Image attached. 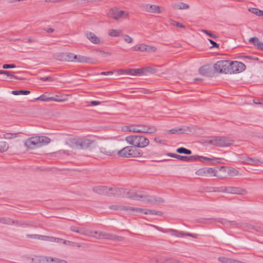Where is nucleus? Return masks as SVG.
Wrapping results in <instances>:
<instances>
[{
	"mask_svg": "<svg viewBox=\"0 0 263 263\" xmlns=\"http://www.w3.org/2000/svg\"><path fill=\"white\" fill-rule=\"evenodd\" d=\"M66 143L72 147L85 149L96 144L95 140L85 137H71L66 139Z\"/></svg>",
	"mask_w": 263,
	"mask_h": 263,
	"instance_id": "1",
	"label": "nucleus"
},
{
	"mask_svg": "<svg viewBox=\"0 0 263 263\" xmlns=\"http://www.w3.org/2000/svg\"><path fill=\"white\" fill-rule=\"evenodd\" d=\"M50 142L49 138L46 136H35L27 139L24 142L25 146L29 149H34L45 146Z\"/></svg>",
	"mask_w": 263,
	"mask_h": 263,
	"instance_id": "2",
	"label": "nucleus"
},
{
	"mask_svg": "<svg viewBox=\"0 0 263 263\" xmlns=\"http://www.w3.org/2000/svg\"><path fill=\"white\" fill-rule=\"evenodd\" d=\"M125 141L129 144L137 148H144L147 146L149 143V140L142 135H131L125 137Z\"/></svg>",
	"mask_w": 263,
	"mask_h": 263,
	"instance_id": "3",
	"label": "nucleus"
},
{
	"mask_svg": "<svg viewBox=\"0 0 263 263\" xmlns=\"http://www.w3.org/2000/svg\"><path fill=\"white\" fill-rule=\"evenodd\" d=\"M117 154L119 157L125 158L141 157L143 154L141 150L132 145L123 147L118 151Z\"/></svg>",
	"mask_w": 263,
	"mask_h": 263,
	"instance_id": "4",
	"label": "nucleus"
},
{
	"mask_svg": "<svg viewBox=\"0 0 263 263\" xmlns=\"http://www.w3.org/2000/svg\"><path fill=\"white\" fill-rule=\"evenodd\" d=\"M129 197L136 200L142 201L148 203L162 202L163 200L159 198L156 199V197L149 196L146 194H143L138 192H133L129 196Z\"/></svg>",
	"mask_w": 263,
	"mask_h": 263,
	"instance_id": "5",
	"label": "nucleus"
},
{
	"mask_svg": "<svg viewBox=\"0 0 263 263\" xmlns=\"http://www.w3.org/2000/svg\"><path fill=\"white\" fill-rule=\"evenodd\" d=\"M128 131L134 133H154L157 129L154 126H149L147 125L138 124L136 125H129L126 126Z\"/></svg>",
	"mask_w": 263,
	"mask_h": 263,
	"instance_id": "6",
	"label": "nucleus"
},
{
	"mask_svg": "<svg viewBox=\"0 0 263 263\" xmlns=\"http://www.w3.org/2000/svg\"><path fill=\"white\" fill-rule=\"evenodd\" d=\"M233 140L230 138L226 137H217L210 140L209 143L214 146L219 147H226L233 144Z\"/></svg>",
	"mask_w": 263,
	"mask_h": 263,
	"instance_id": "7",
	"label": "nucleus"
},
{
	"mask_svg": "<svg viewBox=\"0 0 263 263\" xmlns=\"http://www.w3.org/2000/svg\"><path fill=\"white\" fill-rule=\"evenodd\" d=\"M230 61H219L214 65V69L216 72L230 74Z\"/></svg>",
	"mask_w": 263,
	"mask_h": 263,
	"instance_id": "8",
	"label": "nucleus"
},
{
	"mask_svg": "<svg viewBox=\"0 0 263 263\" xmlns=\"http://www.w3.org/2000/svg\"><path fill=\"white\" fill-rule=\"evenodd\" d=\"M68 59L67 60L69 61L73 62L74 60H76L77 62L80 63H86L89 64H93L96 62L95 59L88 57L84 55H74L72 53H69L67 55Z\"/></svg>",
	"mask_w": 263,
	"mask_h": 263,
	"instance_id": "9",
	"label": "nucleus"
},
{
	"mask_svg": "<svg viewBox=\"0 0 263 263\" xmlns=\"http://www.w3.org/2000/svg\"><path fill=\"white\" fill-rule=\"evenodd\" d=\"M109 15L114 20H118L122 18H127L129 13L123 10H120L117 8H113L109 10Z\"/></svg>",
	"mask_w": 263,
	"mask_h": 263,
	"instance_id": "10",
	"label": "nucleus"
},
{
	"mask_svg": "<svg viewBox=\"0 0 263 263\" xmlns=\"http://www.w3.org/2000/svg\"><path fill=\"white\" fill-rule=\"evenodd\" d=\"M157 229L163 232V233H167L169 232L171 233V234L173 236H176L177 237H184L185 236H190L193 238H197L198 235L196 234H192L189 233H185L183 231H179L173 229H165V230H162L161 228H159L157 227Z\"/></svg>",
	"mask_w": 263,
	"mask_h": 263,
	"instance_id": "11",
	"label": "nucleus"
},
{
	"mask_svg": "<svg viewBox=\"0 0 263 263\" xmlns=\"http://www.w3.org/2000/svg\"><path fill=\"white\" fill-rule=\"evenodd\" d=\"M218 170L212 167H203L197 170L195 174L198 176H216V173Z\"/></svg>",
	"mask_w": 263,
	"mask_h": 263,
	"instance_id": "12",
	"label": "nucleus"
},
{
	"mask_svg": "<svg viewBox=\"0 0 263 263\" xmlns=\"http://www.w3.org/2000/svg\"><path fill=\"white\" fill-rule=\"evenodd\" d=\"M245 69L246 65L242 62H230V74L239 73L244 71Z\"/></svg>",
	"mask_w": 263,
	"mask_h": 263,
	"instance_id": "13",
	"label": "nucleus"
},
{
	"mask_svg": "<svg viewBox=\"0 0 263 263\" xmlns=\"http://www.w3.org/2000/svg\"><path fill=\"white\" fill-rule=\"evenodd\" d=\"M90 232L92 233V235H89V236L97 239L104 238L110 240H115L117 238V236L110 233H106L100 231H92L91 230Z\"/></svg>",
	"mask_w": 263,
	"mask_h": 263,
	"instance_id": "14",
	"label": "nucleus"
},
{
	"mask_svg": "<svg viewBox=\"0 0 263 263\" xmlns=\"http://www.w3.org/2000/svg\"><path fill=\"white\" fill-rule=\"evenodd\" d=\"M166 155L168 156L186 162H194L198 159V155L185 156L171 153H167Z\"/></svg>",
	"mask_w": 263,
	"mask_h": 263,
	"instance_id": "15",
	"label": "nucleus"
},
{
	"mask_svg": "<svg viewBox=\"0 0 263 263\" xmlns=\"http://www.w3.org/2000/svg\"><path fill=\"white\" fill-rule=\"evenodd\" d=\"M133 212H135L136 214L140 213V214H144L145 215H161L162 214V212L159 211H155L152 210H148L144 209L139 208H134L133 207Z\"/></svg>",
	"mask_w": 263,
	"mask_h": 263,
	"instance_id": "16",
	"label": "nucleus"
},
{
	"mask_svg": "<svg viewBox=\"0 0 263 263\" xmlns=\"http://www.w3.org/2000/svg\"><path fill=\"white\" fill-rule=\"evenodd\" d=\"M142 9L150 13H160L161 12L159 6L155 5L144 4L142 6Z\"/></svg>",
	"mask_w": 263,
	"mask_h": 263,
	"instance_id": "17",
	"label": "nucleus"
},
{
	"mask_svg": "<svg viewBox=\"0 0 263 263\" xmlns=\"http://www.w3.org/2000/svg\"><path fill=\"white\" fill-rule=\"evenodd\" d=\"M0 223L7 225H15L16 226H21L23 224V222L20 221L14 220L8 217H1Z\"/></svg>",
	"mask_w": 263,
	"mask_h": 263,
	"instance_id": "18",
	"label": "nucleus"
},
{
	"mask_svg": "<svg viewBox=\"0 0 263 263\" xmlns=\"http://www.w3.org/2000/svg\"><path fill=\"white\" fill-rule=\"evenodd\" d=\"M40 261L41 263H67V261L64 259L51 257H42Z\"/></svg>",
	"mask_w": 263,
	"mask_h": 263,
	"instance_id": "19",
	"label": "nucleus"
},
{
	"mask_svg": "<svg viewBox=\"0 0 263 263\" xmlns=\"http://www.w3.org/2000/svg\"><path fill=\"white\" fill-rule=\"evenodd\" d=\"M99 151L101 156L104 157L113 156L116 154L114 151L107 147L101 146L99 147Z\"/></svg>",
	"mask_w": 263,
	"mask_h": 263,
	"instance_id": "20",
	"label": "nucleus"
},
{
	"mask_svg": "<svg viewBox=\"0 0 263 263\" xmlns=\"http://www.w3.org/2000/svg\"><path fill=\"white\" fill-rule=\"evenodd\" d=\"M228 194L245 195L247 192L246 190L238 187L228 186Z\"/></svg>",
	"mask_w": 263,
	"mask_h": 263,
	"instance_id": "21",
	"label": "nucleus"
},
{
	"mask_svg": "<svg viewBox=\"0 0 263 263\" xmlns=\"http://www.w3.org/2000/svg\"><path fill=\"white\" fill-rule=\"evenodd\" d=\"M109 190V186H96L93 187V192L101 195H107Z\"/></svg>",
	"mask_w": 263,
	"mask_h": 263,
	"instance_id": "22",
	"label": "nucleus"
},
{
	"mask_svg": "<svg viewBox=\"0 0 263 263\" xmlns=\"http://www.w3.org/2000/svg\"><path fill=\"white\" fill-rule=\"evenodd\" d=\"M85 36L92 43L95 44H99L100 43V38L96 36L93 32H87L85 33Z\"/></svg>",
	"mask_w": 263,
	"mask_h": 263,
	"instance_id": "23",
	"label": "nucleus"
},
{
	"mask_svg": "<svg viewBox=\"0 0 263 263\" xmlns=\"http://www.w3.org/2000/svg\"><path fill=\"white\" fill-rule=\"evenodd\" d=\"M123 189L116 187H109L107 196H120L123 193Z\"/></svg>",
	"mask_w": 263,
	"mask_h": 263,
	"instance_id": "24",
	"label": "nucleus"
},
{
	"mask_svg": "<svg viewBox=\"0 0 263 263\" xmlns=\"http://www.w3.org/2000/svg\"><path fill=\"white\" fill-rule=\"evenodd\" d=\"M109 208L110 210H116V211H121L124 210L126 211H132L133 207L129 206H121L119 205H112L109 206Z\"/></svg>",
	"mask_w": 263,
	"mask_h": 263,
	"instance_id": "25",
	"label": "nucleus"
},
{
	"mask_svg": "<svg viewBox=\"0 0 263 263\" xmlns=\"http://www.w3.org/2000/svg\"><path fill=\"white\" fill-rule=\"evenodd\" d=\"M199 72L200 74L206 76V77H210L211 76V70L210 68L208 66H202L199 70Z\"/></svg>",
	"mask_w": 263,
	"mask_h": 263,
	"instance_id": "26",
	"label": "nucleus"
},
{
	"mask_svg": "<svg viewBox=\"0 0 263 263\" xmlns=\"http://www.w3.org/2000/svg\"><path fill=\"white\" fill-rule=\"evenodd\" d=\"M126 74L133 76H141L143 74V69H126Z\"/></svg>",
	"mask_w": 263,
	"mask_h": 263,
	"instance_id": "27",
	"label": "nucleus"
},
{
	"mask_svg": "<svg viewBox=\"0 0 263 263\" xmlns=\"http://www.w3.org/2000/svg\"><path fill=\"white\" fill-rule=\"evenodd\" d=\"M221 263H243V262L226 257H219L218 259Z\"/></svg>",
	"mask_w": 263,
	"mask_h": 263,
	"instance_id": "28",
	"label": "nucleus"
},
{
	"mask_svg": "<svg viewBox=\"0 0 263 263\" xmlns=\"http://www.w3.org/2000/svg\"><path fill=\"white\" fill-rule=\"evenodd\" d=\"M172 7L175 10H184L189 8V5L183 3H177L172 4Z\"/></svg>",
	"mask_w": 263,
	"mask_h": 263,
	"instance_id": "29",
	"label": "nucleus"
},
{
	"mask_svg": "<svg viewBox=\"0 0 263 263\" xmlns=\"http://www.w3.org/2000/svg\"><path fill=\"white\" fill-rule=\"evenodd\" d=\"M173 258L166 256L158 257L156 259V263H172Z\"/></svg>",
	"mask_w": 263,
	"mask_h": 263,
	"instance_id": "30",
	"label": "nucleus"
},
{
	"mask_svg": "<svg viewBox=\"0 0 263 263\" xmlns=\"http://www.w3.org/2000/svg\"><path fill=\"white\" fill-rule=\"evenodd\" d=\"M197 160H199V161H201V162H203L204 161H209V162L215 161L216 162V163H219L220 162V159L219 158H208V157H203V156H198V159H197Z\"/></svg>",
	"mask_w": 263,
	"mask_h": 263,
	"instance_id": "31",
	"label": "nucleus"
},
{
	"mask_svg": "<svg viewBox=\"0 0 263 263\" xmlns=\"http://www.w3.org/2000/svg\"><path fill=\"white\" fill-rule=\"evenodd\" d=\"M122 31L119 29H111L108 30V35L112 37H118L121 35Z\"/></svg>",
	"mask_w": 263,
	"mask_h": 263,
	"instance_id": "32",
	"label": "nucleus"
},
{
	"mask_svg": "<svg viewBox=\"0 0 263 263\" xmlns=\"http://www.w3.org/2000/svg\"><path fill=\"white\" fill-rule=\"evenodd\" d=\"M237 227H239L242 229L254 230V225H252L248 223H241L240 226H238L239 223H237Z\"/></svg>",
	"mask_w": 263,
	"mask_h": 263,
	"instance_id": "33",
	"label": "nucleus"
},
{
	"mask_svg": "<svg viewBox=\"0 0 263 263\" xmlns=\"http://www.w3.org/2000/svg\"><path fill=\"white\" fill-rule=\"evenodd\" d=\"M78 233L81 235L88 236H89V235H92V233L90 232V230L84 228H80L79 232H78Z\"/></svg>",
	"mask_w": 263,
	"mask_h": 263,
	"instance_id": "34",
	"label": "nucleus"
},
{
	"mask_svg": "<svg viewBox=\"0 0 263 263\" xmlns=\"http://www.w3.org/2000/svg\"><path fill=\"white\" fill-rule=\"evenodd\" d=\"M9 146L8 143L4 141H0V152H6L8 149Z\"/></svg>",
	"mask_w": 263,
	"mask_h": 263,
	"instance_id": "35",
	"label": "nucleus"
},
{
	"mask_svg": "<svg viewBox=\"0 0 263 263\" xmlns=\"http://www.w3.org/2000/svg\"><path fill=\"white\" fill-rule=\"evenodd\" d=\"M30 91L27 90H13L11 93L14 95H27L29 94Z\"/></svg>",
	"mask_w": 263,
	"mask_h": 263,
	"instance_id": "36",
	"label": "nucleus"
},
{
	"mask_svg": "<svg viewBox=\"0 0 263 263\" xmlns=\"http://www.w3.org/2000/svg\"><path fill=\"white\" fill-rule=\"evenodd\" d=\"M228 174L231 177H234L238 175V171L234 168H230L228 171Z\"/></svg>",
	"mask_w": 263,
	"mask_h": 263,
	"instance_id": "37",
	"label": "nucleus"
},
{
	"mask_svg": "<svg viewBox=\"0 0 263 263\" xmlns=\"http://www.w3.org/2000/svg\"><path fill=\"white\" fill-rule=\"evenodd\" d=\"M182 130L180 131V134H183L186 133L188 134L189 133H190L192 131V128H193V127H190V126H184L180 128Z\"/></svg>",
	"mask_w": 263,
	"mask_h": 263,
	"instance_id": "38",
	"label": "nucleus"
},
{
	"mask_svg": "<svg viewBox=\"0 0 263 263\" xmlns=\"http://www.w3.org/2000/svg\"><path fill=\"white\" fill-rule=\"evenodd\" d=\"M170 23L171 25H172V26H176L177 27L182 28H185V26L183 24H182L179 22H177L176 21H174L173 20H170Z\"/></svg>",
	"mask_w": 263,
	"mask_h": 263,
	"instance_id": "39",
	"label": "nucleus"
},
{
	"mask_svg": "<svg viewBox=\"0 0 263 263\" xmlns=\"http://www.w3.org/2000/svg\"><path fill=\"white\" fill-rule=\"evenodd\" d=\"M50 99H52V100H50V101H53L58 102H65L67 100L66 98H61L60 97L58 96H55V97H50Z\"/></svg>",
	"mask_w": 263,
	"mask_h": 263,
	"instance_id": "40",
	"label": "nucleus"
},
{
	"mask_svg": "<svg viewBox=\"0 0 263 263\" xmlns=\"http://www.w3.org/2000/svg\"><path fill=\"white\" fill-rule=\"evenodd\" d=\"M18 134L16 133H6L4 135V138L7 139H11L17 137Z\"/></svg>",
	"mask_w": 263,
	"mask_h": 263,
	"instance_id": "41",
	"label": "nucleus"
},
{
	"mask_svg": "<svg viewBox=\"0 0 263 263\" xmlns=\"http://www.w3.org/2000/svg\"><path fill=\"white\" fill-rule=\"evenodd\" d=\"M249 11L251 12L252 13H253L254 14H256L257 16H259L261 14V13H259L261 12L262 10H259L257 8H250L249 9Z\"/></svg>",
	"mask_w": 263,
	"mask_h": 263,
	"instance_id": "42",
	"label": "nucleus"
},
{
	"mask_svg": "<svg viewBox=\"0 0 263 263\" xmlns=\"http://www.w3.org/2000/svg\"><path fill=\"white\" fill-rule=\"evenodd\" d=\"M249 41L256 47H257V44H259V42H260L259 39L256 37L250 38Z\"/></svg>",
	"mask_w": 263,
	"mask_h": 263,
	"instance_id": "43",
	"label": "nucleus"
},
{
	"mask_svg": "<svg viewBox=\"0 0 263 263\" xmlns=\"http://www.w3.org/2000/svg\"><path fill=\"white\" fill-rule=\"evenodd\" d=\"M143 69V73L144 72L151 73H155L157 72V69L151 67H147L145 68H142Z\"/></svg>",
	"mask_w": 263,
	"mask_h": 263,
	"instance_id": "44",
	"label": "nucleus"
},
{
	"mask_svg": "<svg viewBox=\"0 0 263 263\" xmlns=\"http://www.w3.org/2000/svg\"><path fill=\"white\" fill-rule=\"evenodd\" d=\"M53 238L54 237L45 235H41V240L50 242H52V241H53Z\"/></svg>",
	"mask_w": 263,
	"mask_h": 263,
	"instance_id": "45",
	"label": "nucleus"
},
{
	"mask_svg": "<svg viewBox=\"0 0 263 263\" xmlns=\"http://www.w3.org/2000/svg\"><path fill=\"white\" fill-rule=\"evenodd\" d=\"M36 99L42 101H50V100H52V99H50V97H47L45 95H42L40 96Z\"/></svg>",
	"mask_w": 263,
	"mask_h": 263,
	"instance_id": "46",
	"label": "nucleus"
},
{
	"mask_svg": "<svg viewBox=\"0 0 263 263\" xmlns=\"http://www.w3.org/2000/svg\"><path fill=\"white\" fill-rule=\"evenodd\" d=\"M157 50V48L155 46L146 45V51L154 52Z\"/></svg>",
	"mask_w": 263,
	"mask_h": 263,
	"instance_id": "47",
	"label": "nucleus"
},
{
	"mask_svg": "<svg viewBox=\"0 0 263 263\" xmlns=\"http://www.w3.org/2000/svg\"><path fill=\"white\" fill-rule=\"evenodd\" d=\"M62 243L66 245L77 246L78 247H80V246L77 245V243L76 242H73L68 240H66L64 239H63Z\"/></svg>",
	"mask_w": 263,
	"mask_h": 263,
	"instance_id": "48",
	"label": "nucleus"
},
{
	"mask_svg": "<svg viewBox=\"0 0 263 263\" xmlns=\"http://www.w3.org/2000/svg\"><path fill=\"white\" fill-rule=\"evenodd\" d=\"M254 230L258 232H263V226L254 225Z\"/></svg>",
	"mask_w": 263,
	"mask_h": 263,
	"instance_id": "49",
	"label": "nucleus"
},
{
	"mask_svg": "<svg viewBox=\"0 0 263 263\" xmlns=\"http://www.w3.org/2000/svg\"><path fill=\"white\" fill-rule=\"evenodd\" d=\"M228 186H221L217 189V191L222 193H228Z\"/></svg>",
	"mask_w": 263,
	"mask_h": 263,
	"instance_id": "50",
	"label": "nucleus"
},
{
	"mask_svg": "<svg viewBox=\"0 0 263 263\" xmlns=\"http://www.w3.org/2000/svg\"><path fill=\"white\" fill-rule=\"evenodd\" d=\"M124 40L125 42L127 43H130L133 41V39L130 36L127 34L124 35Z\"/></svg>",
	"mask_w": 263,
	"mask_h": 263,
	"instance_id": "51",
	"label": "nucleus"
},
{
	"mask_svg": "<svg viewBox=\"0 0 263 263\" xmlns=\"http://www.w3.org/2000/svg\"><path fill=\"white\" fill-rule=\"evenodd\" d=\"M27 237H29L31 238L36 239H40L41 240V235H37V234H28L27 235Z\"/></svg>",
	"mask_w": 263,
	"mask_h": 263,
	"instance_id": "52",
	"label": "nucleus"
},
{
	"mask_svg": "<svg viewBox=\"0 0 263 263\" xmlns=\"http://www.w3.org/2000/svg\"><path fill=\"white\" fill-rule=\"evenodd\" d=\"M182 129L180 128H173L172 129H170L168 131V133L171 134H177V133H180V131Z\"/></svg>",
	"mask_w": 263,
	"mask_h": 263,
	"instance_id": "53",
	"label": "nucleus"
},
{
	"mask_svg": "<svg viewBox=\"0 0 263 263\" xmlns=\"http://www.w3.org/2000/svg\"><path fill=\"white\" fill-rule=\"evenodd\" d=\"M202 32H204L205 33H206L208 35H209V36L211 37H213V38H216V36L215 35L213 34L211 31H208V30H201Z\"/></svg>",
	"mask_w": 263,
	"mask_h": 263,
	"instance_id": "54",
	"label": "nucleus"
},
{
	"mask_svg": "<svg viewBox=\"0 0 263 263\" xmlns=\"http://www.w3.org/2000/svg\"><path fill=\"white\" fill-rule=\"evenodd\" d=\"M15 67H16V66L14 64H4L3 65V68L4 69L14 68Z\"/></svg>",
	"mask_w": 263,
	"mask_h": 263,
	"instance_id": "55",
	"label": "nucleus"
},
{
	"mask_svg": "<svg viewBox=\"0 0 263 263\" xmlns=\"http://www.w3.org/2000/svg\"><path fill=\"white\" fill-rule=\"evenodd\" d=\"M185 150H186V148L183 147H181L178 148L176 149V152L179 154H185Z\"/></svg>",
	"mask_w": 263,
	"mask_h": 263,
	"instance_id": "56",
	"label": "nucleus"
},
{
	"mask_svg": "<svg viewBox=\"0 0 263 263\" xmlns=\"http://www.w3.org/2000/svg\"><path fill=\"white\" fill-rule=\"evenodd\" d=\"M40 79L42 81H53V79L50 77H41L40 78Z\"/></svg>",
	"mask_w": 263,
	"mask_h": 263,
	"instance_id": "57",
	"label": "nucleus"
},
{
	"mask_svg": "<svg viewBox=\"0 0 263 263\" xmlns=\"http://www.w3.org/2000/svg\"><path fill=\"white\" fill-rule=\"evenodd\" d=\"M0 74H6L7 76H11L13 77L12 74H11V72L8 71H5V70H0Z\"/></svg>",
	"mask_w": 263,
	"mask_h": 263,
	"instance_id": "58",
	"label": "nucleus"
},
{
	"mask_svg": "<svg viewBox=\"0 0 263 263\" xmlns=\"http://www.w3.org/2000/svg\"><path fill=\"white\" fill-rule=\"evenodd\" d=\"M79 227H75V226H71L70 227V230L74 232H76L78 233V232H79Z\"/></svg>",
	"mask_w": 263,
	"mask_h": 263,
	"instance_id": "59",
	"label": "nucleus"
},
{
	"mask_svg": "<svg viewBox=\"0 0 263 263\" xmlns=\"http://www.w3.org/2000/svg\"><path fill=\"white\" fill-rule=\"evenodd\" d=\"M154 141L156 143H161L162 144H165V141L163 140H160L158 138H155Z\"/></svg>",
	"mask_w": 263,
	"mask_h": 263,
	"instance_id": "60",
	"label": "nucleus"
},
{
	"mask_svg": "<svg viewBox=\"0 0 263 263\" xmlns=\"http://www.w3.org/2000/svg\"><path fill=\"white\" fill-rule=\"evenodd\" d=\"M62 241H63V239L60 238L55 237H54L53 241H52V242H57L59 243H62Z\"/></svg>",
	"mask_w": 263,
	"mask_h": 263,
	"instance_id": "61",
	"label": "nucleus"
},
{
	"mask_svg": "<svg viewBox=\"0 0 263 263\" xmlns=\"http://www.w3.org/2000/svg\"><path fill=\"white\" fill-rule=\"evenodd\" d=\"M132 50L134 51H141V46L140 44L137 45L133 47H132Z\"/></svg>",
	"mask_w": 263,
	"mask_h": 263,
	"instance_id": "62",
	"label": "nucleus"
},
{
	"mask_svg": "<svg viewBox=\"0 0 263 263\" xmlns=\"http://www.w3.org/2000/svg\"><path fill=\"white\" fill-rule=\"evenodd\" d=\"M209 41L211 43V44L213 45L212 47H217V48H218L219 47V45L217 43H216L215 41H214L211 39H209Z\"/></svg>",
	"mask_w": 263,
	"mask_h": 263,
	"instance_id": "63",
	"label": "nucleus"
},
{
	"mask_svg": "<svg viewBox=\"0 0 263 263\" xmlns=\"http://www.w3.org/2000/svg\"><path fill=\"white\" fill-rule=\"evenodd\" d=\"M23 41L25 43H31V42H36L37 40L35 39H28L27 40L24 39Z\"/></svg>",
	"mask_w": 263,
	"mask_h": 263,
	"instance_id": "64",
	"label": "nucleus"
}]
</instances>
